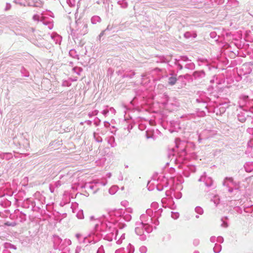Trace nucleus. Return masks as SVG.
I'll list each match as a JSON object with an SVG mask.
<instances>
[{
  "label": "nucleus",
  "instance_id": "nucleus-1",
  "mask_svg": "<svg viewBox=\"0 0 253 253\" xmlns=\"http://www.w3.org/2000/svg\"><path fill=\"white\" fill-rule=\"evenodd\" d=\"M177 81V79L175 77H170L169 79V83L170 85H174Z\"/></svg>",
  "mask_w": 253,
  "mask_h": 253
}]
</instances>
